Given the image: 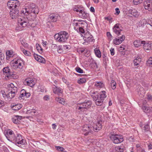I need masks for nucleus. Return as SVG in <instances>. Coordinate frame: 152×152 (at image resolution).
Wrapping results in <instances>:
<instances>
[{
	"instance_id": "obj_1",
	"label": "nucleus",
	"mask_w": 152,
	"mask_h": 152,
	"mask_svg": "<svg viewBox=\"0 0 152 152\" xmlns=\"http://www.w3.org/2000/svg\"><path fill=\"white\" fill-rule=\"evenodd\" d=\"M21 12L26 15L30 14L32 16L33 14L34 16H36L39 12V10L38 7L34 4L29 3L25 8L22 9Z\"/></svg>"
},
{
	"instance_id": "obj_2",
	"label": "nucleus",
	"mask_w": 152,
	"mask_h": 152,
	"mask_svg": "<svg viewBox=\"0 0 152 152\" xmlns=\"http://www.w3.org/2000/svg\"><path fill=\"white\" fill-rule=\"evenodd\" d=\"M69 37L68 33L65 31H61L55 34L54 38L59 42H64L67 40Z\"/></svg>"
},
{
	"instance_id": "obj_3",
	"label": "nucleus",
	"mask_w": 152,
	"mask_h": 152,
	"mask_svg": "<svg viewBox=\"0 0 152 152\" xmlns=\"http://www.w3.org/2000/svg\"><path fill=\"white\" fill-rule=\"evenodd\" d=\"M7 88L9 92L7 94V98L12 99L15 96L17 93V88L13 83H11L8 85Z\"/></svg>"
},
{
	"instance_id": "obj_4",
	"label": "nucleus",
	"mask_w": 152,
	"mask_h": 152,
	"mask_svg": "<svg viewBox=\"0 0 152 152\" xmlns=\"http://www.w3.org/2000/svg\"><path fill=\"white\" fill-rule=\"evenodd\" d=\"M91 101H88L86 102H84L78 104L76 108L81 111H86L88 108L91 107Z\"/></svg>"
},
{
	"instance_id": "obj_5",
	"label": "nucleus",
	"mask_w": 152,
	"mask_h": 152,
	"mask_svg": "<svg viewBox=\"0 0 152 152\" xmlns=\"http://www.w3.org/2000/svg\"><path fill=\"white\" fill-rule=\"evenodd\" d=\"M60 19V16L57 14H52L50 15L48 18L49 20L47 23V25L49 27H53L52 23L56 22Z\"/></svg>"
},
{
	"instance_id": "obj_6",
	"label": "nucleus",
	"mask_w": 152,
	"mask_h": 152,
	"mask_svg": "<svg viewBox=\"0 0 152 152\" xmlns=\"http://www.w3.org/2000/svg\"><path fill=\"white\" fill-rule=\"evenodd\" d=\"M18 23L19 26L25 27L29 25V20L26 16H20L18 19Z\"/></svg>"
},
{
	"instance_id": "obj_7",
	"label": "nucleus",
	"mask_w": 152,
	"mask_h": 152,
	"mask_svg": "<svg viewBox=\"0 0 152 152\" xmlns=\"http://www.w3.org/2000/svg\"><path fill=\"white\" fill-rule=\"evenodd\" d=\"M110 137L112 141L115 144H118L123 141V139L122 136L113 132L110 133Z\"/></svg>"
},
{
	"instance_id": "obj_8",
	"label": "nucleus",
	"mask_w": 152,
	"mask_h": 152,
	"mask_svg": "<svg viewBox=\"0 0 152 152\" xmlns=\"http://www.w3.org/2000/svg\"><path fill=\"white\" fill-rule=\"evenodd\" d=\"M3 70L4 75L5 76V80L14 78L15 75L13 72L11 71L9 67H4L3 69Z\"/></svg>"
},
{
	"instance_id": "obj_9",
	"label": "nucleus",
	"mask_w": 152,
	"mask_h": 152,
	"mask_svg": "<svg viewBox=\"0 0 152 152\" xmlns=\"http://www.w3.org/2000/svg\"><path fill=\"white\" fill-rule=\"evenodd\" d=\"M94 127L92 126H89L88 125L86 124L83 126V133L85 136L90 135L93 132L94 130Z\"/></svg>"
},
{
	"instance_id": "obj_10",
	"label": "nucleus",
	"mask_w": 152,
	"mask_h": 152,
	"mask_svg": "<svg viewBox=\"0 0 152 152\" xmlns=\"http://www.w3.org/2000/svg\"><path fill=\"white\" fill-rule=\"evenodd\" d=\"M19 5L18 0H9L7 3V6L10 10L18 9Z\"/></svg>"
},
{
	"instance_id": "obj_11",
	"label": "nucleus",
	"mask_w": 152,
	"mask_h": 152,
	"mask_svg": "<svg viewBox=\"0 0 152 152\" xmlns=\"http://www.w3.org/2000/svg\"><path fill=\"white\" fill-rule=\"evenodd\" d=\"M15 142L18 144H24L25 142V140L22 139L21 136L20 134H17L15 137H13L11 140Z\"/></svg>"
},
{
	"instance_id": "obj_12",
	"label": "nucleus",
	"mask_w": 152,
	"mask_h": 152,
	"mask_svg": "<svg viewBox=\"0 0 152 152\" xmlns=\"http://www.w3.org/2000/svg\"><path fill=\"white\" fill-rule=\"evenodd\" d=\"M143 6L145 10L152 11V0H145Z\"/></svg>"
},
{
	"instance_id": "obj_13",
	"label": "nucleus",
	"mask_w": 152,
	"mask_h": 152,
	"mask_svg": "<svg viewBox=\"0 0 152 152\" xmlns=\"http://www.w3.org/2000/svg\"><path fill=\"white\" fill-rule=\"evenodd\" d=\"M19 10L18 9H11L10 12V15L12 19L16 18L17 17H19Z\"/></svg>"
},
{
	"instance_id": "obj_14",
	"label": "nucleus",
	"mask_w": 152,
	"mask_h": 152,
	"mask_svg": "<svg viewBox=\"0 0 152 152\" xmlns=\"http://www.w3.org/2000/svg\"><path fill=\"white\" fill-rule=\"evenodd\" d=\"M121 27L118 24H116L113 28V30L118 36L121 35V32L122 31Z\"/></svg>"
},
{
	"instance_id": "obj_15",
	"label": "nucleus",
	"mask_w": 152,
	"mask_h": 152,
	"mask_svg": "<svg viewBox=\"0 0 152 152\" xmlns=\"http://www.w3.org/2000/svg\"><path fill=\"white\" fill-rule=\"evenodd\" d=\"M91 97L94 101H95L96 105L98 106H101L102 105V102L100 101L99 95L96 94L95 95H91Z\"/></svg>"
},
{
	"instance_id": "obj_16",
	"label": "nucleus",
	"mask_w": 152,
	"mask_h": 152,
	"mask_svg": "<svg viewBox=\"0 0 152 152\" xmlns=\"http://www.w3.org/2000/svg\"><path fill=\"white\" fill-rule=\"evenodd\" d=\"M30 96V94L29 93H27L26 91L24 89L22 90L20 92V97L23 99H25V97L26 98H27L29 97Z\"/></svg>"
},
{
	"instance_id": "obj_17",
	"label": "nucleus",
	"mask_w": 152,
	"mask_h": 152,
	"mask_svg": "<svg viewBox=\"0 0 152 152\" xmlns=\"http://www.w3.org/2000/svg\"><path fill=\"white\" fill-rule=\"evenodd\" d=\"M54 87H53V93L57 94L58 96H61L62 95L63 91L59 87H58L54 85Z\"/></svg>"
},
{
	"instance_id": "obj_18",
	"label": "nucleus",
	"mask_w": 152,
	"mask_h": 152,
	"mask_svg": "<svg viewBox=\"0 0 152 152\" xmlns=\"http://www.w3.org/2000/svg\"><path fill=\"white\" fill-rule=\"evenodd\" d=\"M34 57L35 60L40 63H44L45 62V58L36 54H34Z\"/></svg>"
},
{
	"instance_id": "obj_19",
	"label": "nucleus",
	"mask_w": 152,
	"mask_h": 152,
	"mask_svg": "<svg viewBox=\"0 0 152 152\" xmlns=\"http://www.w3.org/2000/svg\"><path fill=\"white\" fill-rule=\"evenodd\" d=\"M84 37L85 39H84L85 41L83 43V45H87L90 43V42H92L94 40L93 37L91 35L90 37H87L86 35L85 34Z\"/></svg>"
},
{
	"instance_id": "obj_20",
	"label": "nucleus",
	"mask_w": 152,
	"mask_h": 152,
	"mask_svg": "<svg viewBox=\"0 0 152 152\" xmlns=\"http://www.w3.org/2000/svg\"><path fill=\"white\" fill-rule=\"evenodd\" d=\"M5 136L8 140H10L12 139V137L14 136V134L13 132L11 130H7L6 132V134H5Z\"/></svg>"
},
{
	"instance_id": "obj_21",
	"label": "nucleus",
	"mask_w": 152,
	"mask_h": 152,
	"mask_svg": "<svg viewBox=\"0 0 152 152\" xmlns=\"http://www.w3.org/2000/svg\"><path fill=\"white\" fill-rule=\"evenodd\" d=\"M22 119V117L19 115H15L12 118V122L15 124L19 123L20 120Z\"/></svg>"
},
{
	"instance_id": "obj_22",
	"label": "nucleus",
	"mask_w": 152,
	"mask_h": 152,
	"mask_svg": "<svg viewBox=\"0 0 152 152\" xmlns=\"http://www.w3.org/2000/svg\"><path fill=\"white\" fill-rule=\"evenodd\" d=\"M26 82L27 84L29 86L31 87H32L35 84V82L34 80H33V79L31 78H28L26 80L25 83Z\"/></svg>"
},
{
	"instance_id": "obj_23",
	"label": "nucleus",
	"mask_w": 152,
	"mask_h": 152,
	"mask_svg": "<svg viewBox=\"0 0 152 152\" xmlns=\"http://www.w3.org/2000/svg\"><path fill=\"white\" fill-rule=\"evenodd\" d=\"M107 96L106 94V92L104 91H102L100 92L99 95V100L102 102V104L103 103V101L105 98H106Z\"/></svg>"
},
{
	"instance_id": "obj_24",
	"label": "nucleus",
	"mask_w": 152,
	"mask_h": 152,
	"mask_svg": "<svg viewBox=\"0 0 152 152\" xmlns=\"http://www.w3.org/2000/svg\"><path fill=\"white\" fill-rule=\"evenodd\" d=\"M143 47L145 50L147 51H148L150 50H151V44L150 43H145V41L144 43L143 44Z\"/></svg>"
},
{
	"instance_id": "obj_25",
	"label": "nucleus",
	"mask_w": 152,
	"mask_h": 152,
	"mask_svg": "<svg viewBox=\"0 0 152 152\" xmlns=\"http://www.w3.org/2000/svg\"><path fill=\"white\" fill-rule=\"evenodd\" d=\"M129 13L133 16L137 17L139 15V13L135 9H130L129 10Z\"/></svg>"
},
{
	"instance_id": "obj_26",
	"label": "nucleus",
	"mask_w": 152,
	"mask_h": 152,
	"mask_svg": "<svg viewBox=\"0 0 152 152\" xmlns=\"http://www.w3.org/2000/svg\"><path fill=\"white\" fill-rule=\"evenodd\" d=\"M102 121H99L97 122L96 124L95 127H94V130L95 131L97 132L101 129L102 127Z\"/></svg>"
},
{
	"instance_id": "obj_27",
	"label": "nucleus",
	"mask_w": 152,
	"mask_h": 152,
	"mask_svg": "<svg viewBox=\"0 0 152 152\" xmlns=\"http://www.w3.org/2000/svg\"><path fill=\"white\" fill-rule=\"evenodd\" d=\"M124 150V147L123 146H120L115 148L113 151L114 152H123Z\"/></svg>"
},
{
	"instance_id": "obj_28",
	"label": "nucleus",
	"mask_w": 152,
	"mask_h": 152,
	"mask_svg": "<svg viewBox=\"0 0 152 152\" xmlns=\"http://www.w3.org/2000/svg\"><path fill=\"white\" fill-rule=\"evenodd\" d=\"M145 41H140V40H136L134 42V46L136 47H138L141 46V44L144 43Z\"/></svg>"
},
{
	"instance_id": "obj_29",
	"label": "nucleus",
	"mask_w": 152,
	"mask_h": 152,
	"mask_svg": "<svg viewBox=\"0 0 152 152\" xmlns=\"http://www.w3.org/2000/svg\"><path fill=\"white\" fill-rule=\"evenodd\" d=\"M22 107V105L21 104H17L15 105L11 106V107L13 110H18L20 109Z\"/></svg>"
},
{
	"instance_id": "obj_30",
	"label": "nucleus",
	"mask_w": 152,
	"mask_h": 152,
	"mask_svg": "<svg viewBox=\"0 0 152 152\" xmlns=\"http://www.w3.org/2000/svg\"><path fill=\"white\" fill-rule=\"evenodd\" d=\"M141 61V58L139 57H137L134 60V64L135 66H139V64Z\"/></svg>"
},
{
	"instance_id": "obj_31",
	"label": "nucleus",
	"mask_w": 152,
	"mask_h": 152,
	"mask_svg": "<svg viewBox=\"0 0 152 152\" xmlns=\"http://www.w3.org/2000/svg\"><path fill=\"white\" fill-rule=\"evenodd\" d=\"M21 61L20 60H18L17 61H15L14 64L15 65H14L17 66V68L21 69L22 66L21 65Z\"/></svg>"
},
{
	"instance_id": "obj_32",
	"label": "nucleus",
	"mask_w": 152,
	"mask_h": 152,
	"mask_svg": "<svg viewBox=\"0 0 152 152\" xmlns=\"http://www.w3.org/2000/svg\"><path fill=\"white\" fill-rule=\"evenodd\" d=\"M95 85L97 88H102L104 87V85L103 83L100 81L96 82Z\"/></svg>"
},
{
	"instance_id": "obj_33",
	"label": "nucleus",
	"mask_w": 152,
	"mask_h": 152,
	"mask_svg": "<svg viewBox=\"0 0 152 152\" xmlns=\"http://www.w3.org/2000/svg\"><path fill=\"white\" fill-rule=\"evenodd\" d=\"M148 22H147V20L145 19L141 20L139 22L140 24L142 26H143L146 24H148Z\"/></svg>"
},
{
	"instance_id": "obj_34",
	"label": "nucleus",
	"mask_w": 152,
	"mask_h": 152,
	"mask_svg": "<svg viewBox=\"0 0 152 152\" xmlns=\"http://www.w3.org/2000/svg\"><path fill=\"white\" fill-rule=\"evenodd\" d=\"M138 94L140 97H142L144 96L145 92L142 88H141L140 90L138 91Z\"/></svg>"
},
{
	"instance_id": "obj_35",
	"label": "nucleus",
	"mask_w": 152,
	"mask_h": 152,
	"mask_svg": "<svg viewBox=\"0 0 152 152\" xmlns=\"http://www.w3.org/2000/svg\"><path fill=\"white\" fill-rule=\"evenodd\" d=\"M122 42V41L120 40L118 38H115L113 40V43L116 45H118Z\"/></svg>"
},
{
	"instance_id": "obj_36",
	"label": "nucleus",
	"mask_w": 152,
	"mask_h": 152,
	"mask_svg": "<svg viewBox=\"0 0 152 152\" xmlns=\"http://www.w3.org/2000/svg\"><path fill=\"white\" fill-rule=\"evenodd\" d=\"M13 52L11 50L7 51L6 52V54L7 56V58H9L10 57H12L13 56Z\"/></svg>"
},
{
	"instance_id": "obj_37",
	"label": "nucleus",
	"mask_w": 152,
	"mask_h": 152,
	"mask_svg": "<svg viewBox=\"0 0 152 152\" xmlns=\"http://www.w3.org/2000/svg\"><path fill=\"white\" fill-rule=\"evenodd\" d=\"M56 100L58 102L64 104V99L60 97H56Z\"/></svg>"
},
{
	"instance_id": "obj_38",
	"label": "nucleus",
	"mask_w": 152,
	"mask_h": 152,
	"mask_svg": "<svg viewBox=\"0 0 152 152\" xmlns=\"http://www.w3.org/2000/svg\"><path fill=\"white\" fill-rule=\"evenodd\" d=\"M36 112V110L34 109H32L31 110H27V114H30L32 115H34Z\"/></svg>"
},
{
	"instance_id": "obj_39",
	"label": "nucleus",
	"mask_w": 152,
	"mask_h": 152,
	"mask_svg": "<svg viewBox=\"0 0 152 152\" xmlns=\"http://www.w3.org/2000/svg\"><path fill=\"white\" fill-rule=\"evenodd\" d=\"M111 87L113 90L115 89L116 87V83L114 80H112L110 83Z\"/></svg>"
},
{
	"instance_id": "obj_40",
	"label": "nucleus",
	"mask_w": 152,
	"mask_h": 152,
	"mask_svg": "<svg viewBox=\"0 0 152 152\" xmlns=\"http://www.w3.org/2000/svg\"><path fill=\"white\" fill-rule=\"evenodd\" d=\"M94 52L96 56L100 58L101 57V54L100 51L99 50H94Z\"/></svg>"
},
{
	"instance_id": "obj_41",
	"label": "nucleus",
	"mask_w": 152,
	"mask_h": 152,
	"mask_svg": "<svg viewBox=\"0 0 152 152\" xmlns=\"http://www.w3.org/2000/svg\"><path fill=\"white\" fill-rule=\"evenodd\" d=\"M86 81V80L85 78H82L78 80L77 82L79 84H82L85 83Z\"/></svg>"
},
{
	"instance_id": "obj_42",
	"label": "nucleus",
	"mask_w": 152,
	"mask_h": 152,
	"mask_svg": "<svg viewBox=\"0 0 152 152\" xmlns=\"http://www.w3.org/2000/svg\"><path fill=\"white\" fill-rule=\"evenodd\" d=\"M4 55L0 52V65H1L2 63H3V60L4 58Z\"/></svg>"
},
{
	"instance_id": "obj_43",
	"label": "nucleus",
	"mask_w": 152,
	"mask_h": 152,
	"mask_svg": "<svg viewBox=\"0 0 152 152\" xmlns=\"http://www.w3.org/2000/svg\"><path fill=\"white\" fill-rule=\"evenodd\" d=\"M142 109L143 111L145 113L150 112V110H149V108L148 107L145 106H144L142 107Z\"/></svg>"
},
{
	"instance_id": "obj_44",
	"label": "nucleus",
	"mask_w": 152,
	"mask_h": 152,
	"mask_svg": "<svg viewBox=\"0 0 152 152\" xmlns=\"http://www.w3.org/2000/svg\"><path fill=\"white\" fill-rule=\"evenodd\" d=\"M89 15L88 13H87L85 11H83V14L82 15H80V16H81V17L83 18H86L88 17Z\"/></svg>"
},
{
	"instance_id": "obj_45",
	"label": "nucleus",
	"mask_w": 152,
	"mask_h": 152,
	"mask_svg": "<svg viewBox=\"0 0 152 152\" xmlns=\"http://www.w3.org/2000/svg\"><path fill=\"white\" fill-rule=\"evenodd\" d=\"M64 51V49L61 46H58L57 48V51L58 53H62Z\"/></svg>"
},
{
	"instance_id": "obj_46",
	"label": "nucleus",
	"mask_w": 152,
	"mask_h": 152,
	"mask_svg": "<svg viewBox=\"0 0 152 152\" xmlns=\"http://www.w3.org/2000/svg\"><path fill=\"white\" fill-rule=\"evenodd\" d=\"M23 53L26 56H31V53L28 50L24 49L23 50Z\"/></svg>"
},
{
	"instance_id": "obj_47",
	"label": "nucleus",
	"mask_w": 152,
	"mask_h": 152,
	"mask_svg": "<svg viewBox=\"0 0 152 152\" xmlns=\"http://www.w3.org/2000/svg\"><path fill=\"white\" fill-rule=\"evenodd\" d=\"M143 0H133V3L135 5H137L142 2Z\"/></svg>"
},
{
	"instance_id": "obj_48",
	"label": "nucleus",
	"mask_w": 152,
	"mask_h": 152,
	"mask_svg": "<svg viewBox=\"0 0 152 152\" xmlns=\"http://www.w3.org/2000/svg\"><path fill=\"white\" fill-rule=\"evenodd\" d=\"M150 129V127L148 124H147L145 125L144 127H143V129L145 131H148Z\"/></svg>"
},
{
	"instance_id": "obj_49",
	"label": "nucleus",
	"mask_w": 152,
	"mask_h": 152,
	"mask_svg": "<svg viewBox=\"0 0 152 152\" xmlns=\"http://www.w3.org/2000/svg\"><path fill=\"white\" fill-rule=\"evenodd\" d=\"M76 71L77 72L80 73H83V70L79 67H77L75 68Z\"/></svg>"
},
{
	"instance_id": "obj_50",
	"label": "nucleus",
	"mask_w": 152,
	"mask_h": 152,
	"mask_svg": "<svg viewBox=\"0 0 152 152\" xmlns=\"http://www.w3.org/2000/svg\"><path fill=\"white\" fill-rule=\"evenodd\" d=\"M56 148L57 150L58 151H64V148L60 146H56Z\"/></svg>"
},
{
	"instance_id": "obj_51",
	"label": "nucleus",
	"mask_w": 152,
	"mask_h": 152,
	"mask_svg": "<svg viewBox=\"0 0 152 152\" xmlns=\"http://www.w3.org/2000/svg\"><path fill=\"white\" fill-rule=\"evenodd\" d=\"M107 35L108 38V39L110 40H112V36L110 32H107Z\"/></svg>"
},
{
	"instance_id": "obj_52",
	"label": "nucleus",
	"mask_w": 152,
	"mask_h": 152,
	"mask_svg": "<svg viewBox=\"0 0 152 152\" xmlns=\"http://www.w3.org/2000/svg\"><path fill=\"white\" fill-rule=\"evenodd\" d=\"M120 40H121L122 41V42L125 39V36L124 35H122L120 37H118Z\"/></svg>"
},
{
	"instance_id": "obj_53",
	"label": "nucleus",
	"mask_w": 152,
	"mask_h": 152,
	"mask_svg": "<svg viewBox=\"0 0 152 152\" xmlns=\"http://www.w3.org/2000/svg\"><path fill=\"white\" fill-rule=\"evenodd\" d=\"M79 31L80 33L84 34L85 32L84 29L82 27H80L79 28Z\"/></svg>"
},
{
	"instance_id": "obj_54",
	"label": "nucleus",
	"mask_w": 152,
	"mask_h": 152,
	"mask_svg": "<svg viewBox=\"0 0 152 152\" xmlns=\"http://www.w3.org/2000/svg\"><path fill=\"white\" fill-rule=\"evenodd\" d=\"M52 49L53 50H55L57 48H58V47L57 46V45L56 44H52L51 46Z\"/></svg>"
},
{
	"instance_id": "obj_55",
	"label": "nucleus",
	"mask_w": 152,
	"mask_h": 152,
	"mask_svg": "<svg viewBox=\"0 0 152 152\" xmlns=\"http://www.w3.org/2000/svg\"><path fill=\"white\" fill-rule=\"evenodd\" d=\"M1 93L2 94L3 97L4 98H5L6 97L7 98V94L5 93L4 91H1Z\"/></svg>"
},
{
	"instance_id": "obj_56",
	"label": "nucleus",
	"mask_w": 152,
	"mask_h": 152,
	"mask_svg": "<svg viewBox=\"0 0 152 152\" xmlns=\"http://www.w3.org/2000/svg\"><path fill=\"white\" fill-rule=\"evenodd\" d=\"M147 62L148 64L152 65V56L149 58Z\"/></svg>"
},
{
	"instance_id": "obj_57",
	"label": "nucleus",
	"mask_w": 152,
	"mask_h": 152,
	"mask_svg": "<svg viewBox=\"0 0 152 152\" xmlns=\"http://www.w3.org/2000/svg\"><path fill=\"white\" fill-rule=\"evenodd\" d=\"M43 99L45 101H48L50 99L49 96L48 95L45 96L44 97Z\"/></svg>"
},
{
	"instance_id": "obj_58",
	"label": "nucleus",
	"mask_w": 152,
	"mask_h": 152,
	"mask_svg": "<svg viewBox=\"0 0 152 152\" xmlns=\"http://www.w3.org/2000/svg\"><path fill=\"white\" fill-rule=\"evenodd\" d=\"M39 53H41L42 52V49L41 47H38L37 48Z\"/></svg>"
},
{
	"instance_id": "obj_59",
	"label": "nucleus",
	"mask_w": 152,
	"mask_h": 152,
	"mask_svg": "<svg viewBox=\"0 0 152 152\" xmlns=\"http://www.w3.org/2000/svg\"><path fill=\"white\" fill-rule=\"evenodd\" d=\"M110 53L112 55H113L114 54V49L111 48L110 49Z\"/></svg>"
},
{
	"instance_id": "obj_60",
	"label": "nucleus",
	"mask_w": 152,
	"mask_h": 152,
	"mask_svg": "<svg viewBox=\"0 0 152 152\" xmlns=\"http://www.w3.org/2000/svg\"><path fill=\"white\" fill-rule=\"evenodd\" d=\"M69 46L67 45H64L63 46V48L64 50H67L69 48Z\"/></svg>"
},
{
	"instance_id": "obj_61",
	"label": "nucleus",
	"mask_w": 152,
	"mask_h": 152,
	"mask_svg": "<svg viewBox=\"0 0 152 152\" xmlns=\"http://www.w3.org/2000/svg\"><path fill=\"white\" fill-rule=\"evenodd\" d=\"M4 105V101L0 100V108L2 107Z\"/></svg>"
},
{
	"instance_id": "obj_62",
	"label": "nucleus",
	"mask_w": 152,
	"mask_h": 152,
	"mask_svg": "<svg viewBox=\"0 0 152 152\" xmlns=\"http://www.w3.org/2000/svg\"><path fill=\"white\" fill-rule=\"evenodd\" d=\"M148 99L149 100H152V96L151 95L149 94L148 95Z\"/></svg>"
},
{
	"instance_id": "obj_63",
	"label": "nucleus",
	"mask_w": 152,
	"mask_h": 152,
	"mask_svg": "<svg viewBox=\"0 0 152 152\" xmlns=\"http://www.w3.org/2000/svg\"><path fill=\"white\" fill-rule=\"evenodd\" d=\"M71 85L68 84L67 86L68 88L70 91H72L73 90V88L71 86Z\"/></svg>"
},
{
	"instance_id": "obj_64",
	"label": "nucleus",
	"mask_w": 152,
	"mask_h": 152,
	"mask_svg": "<svg viewBox=\"0 0 152 152\" xmlns=\"http://www.w3.org/2000/svg\"><path fill=\"white\" fill-rule=\"evenodd\" d=\"M148 148L149 150L152 149V145L150 143L148 144Z\"/></svg>"
}]
</instances>
